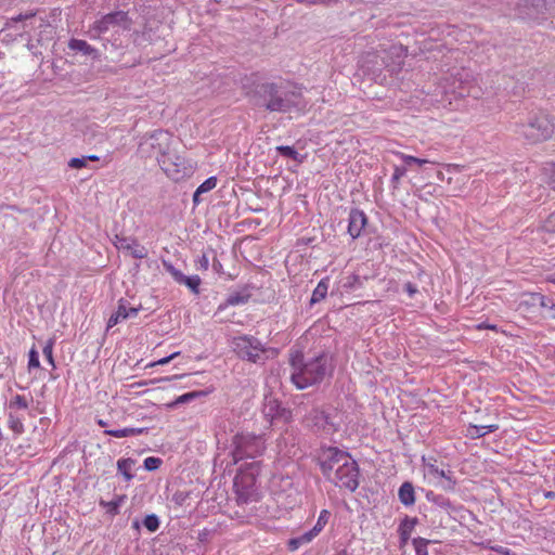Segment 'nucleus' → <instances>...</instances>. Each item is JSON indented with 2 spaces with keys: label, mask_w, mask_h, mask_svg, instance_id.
Here are the masks:
<instances>
[{
  "label": "nucleus",
  "mask_w": 555,
  "mask_h": 555,
  "mask_svg": "<svg viewBox=\"0 0 555 555\" xmlns=\"http://www.w3.org/2000/svg\"><path fill=\"white\" fill-rule=\"evenodd\" d=\"M319 462L321 472L328 481L350 492L358 489L360 470L349 453L328 447L321 451Z\"/></svg>",
  "instance_id": "1"
},
{
  "label": "nucleus",
  "mask_w": 555,
  "mask_h": 555,
  "mask_svg": "<svg viewBox=\"0 0 555 555\" xmlns=\"http://www.w3.org/2000/svg\"><path fill=\"white\" fill-rule=\"evenodd\" d=\"M330 518V512L327 509H322L318 517L317 524L313 526L312 531L317 533V535L323 530L325 525L327 524Z\"/></svg>",
  "instance_id": "26"
},
{
  "label": "nucleus",
  "mask_w": 555,
  "mask_h": 555,
  "mask_svg": "<svg viewBox=\"0 0 555 555\" xmlns=\"http://www.w3.org/2000/svg\"><path fill=\"white\" fill-rule=\"evenodd\" d=\"M217 186V178L216 177H209L206 179L203 183L198 185L197 194H204L211 190H214Z\"/></svg>",
  "instance_id": "31"
},
{
  "label": "nucleus",
  "mask_w": 555,
  "mask_h": 555,
  "mask_svg": "<svg viewBox=\"0 0 555 555\" xmlns=\"http://www.w3.org/2000/svg\"><path fill=\"white\" fill-rule=\"evenodd\" d=\"M31 402V397L27 398L24 395H15L12 397L9 403V408L11 410H27L29 406V403Z\"/></svg>",
  "instance_id": "23"
},
{
  "label": "nucleus",
  "mask_w": 555,
  "mask_h": 555,
  "mask_svg": "<svg viewBox=\"0 0 555 555\" xmlns=\"http://www.w3.org/2000/svg\"><path fill=\"white\" fill-rule=\"evenodd\" d=\"M9 428L16 435H21L24 433V424L23 421L13 414L9 415L8 420Z\"/></svg>",
  "instance_id": "28"
},
{
  "label": "nucleus",
  "mask_w": 555,
  "mask_h": 555,
  "mask_svg": "<svg viewBox=\"0 0 555 555\" xmlns=\"http://www.w3.org/2000/svg\"><path fill=\"white\" fill-rule=\"evenodd\" d=\"M98 425L101 426V427H107L108 426V423L102 418H99L96 421Z\"/></svg>",
  "instance_id": "53"
},
{
  "label": "nucleus",
  "mask_w": 555,
  "mask_h": 555,
  "mask_svg": "<svg viewBox=\"0 0 555 555\" xmlns=\"http://www.w3.org/2000/svg\"><path fill=\"white\" fill-rule=\"evenodd\" d=\"M360 285H361V281H360L359 275H357V274H351V275L347 276L346 282L344 283L345 288H354Z\"/></svg>",
  "instance_id": "38"
},
{
  "label": "nucleus",
  "mask_w": 555,
  "mask_h": 555,
  "mask_svg": "<svg viewBox=\"0 0 555 555\" xmlns=\"http://www.w3.org/2000/svg\"><path fill=\"white\" fill-rule=\"evenodd\" d=\"M423 462V476L428 485L440 487L446 491L454 490L456 480L453 472L446 469L444 465L439 464L435 457L422 459Z\"/></svg>",
  "instance_id": "5"
},
{
  "label": "nucleus",
  "mask_w": 555,
  "mask_h": 555,
  "mask_svg": "<svg viewBox=\"0 0 555 555\" xmlns=\"http://www.w3.org/2000/svg\"><path fill=\"white\" fill-rule=\"evenodd\" d=\"M237 502L247 504L259 500L256 489V477L250 473H241L234 479Z\"/></svg>",
  "instance_id": "9"
},
{
  "label": "nucleus",
  "mask_w": 555,
  "mask_h": 555,
  "mask_svg": "<svg viewBox=\"0 0 555 555\" xmlns=\"http://www.w3.org/2000/svg\"><path fill=\"white\" fill-rule=\"evenodd\" d=\"M292 382L298 389L308 388L323 380L326 374V358L318 356L309 361H304L301 351L291 353Z\"/></svg>",
  "instance_id": "3"
},
{
  "label": "nucleus",
  "mask_w": 555,
  "mask_h": 555,
  "mask_svg": "<svg viewBox=\"0 0 555 555\" xmlns=\"http://www.w3.org/2000/svg\"><path fill=\"white\" fill-rule=\"evenodd\" d=\"M162 464V460L159 457L149 456L144 460V467L147 470H155Z\"/></svg>",
  "instance_id": "36"
},
{
  "label": "nucleus",
  "mask_w": 555,
  "mask_h": 555,
  "mask_svg": "<svg viewBox=\"0 0 555 555\" xmlns=\"http://www.w3.org/2000/svg\"><path fill=\"white\" fill-rule=\"evenodd\" d=\"M546 308L550 309V311H551L550 317L552 319H555V304L552 302V300L547 299V307Z\"/></svg>",
  "instance_id": "48"
},
{
  "label": "nucleus",
  "mask_w": 555,
  "mask_h": 555,
  "mask_svg": "<svg viewBox=\"0 0 555 555\" xmlns=\"http://www.w3.org/2000/svg\"><path fill=\"white\" fill-rule=\"evenodd\" d=\"M199 195H201V194H197V190H196V191L194 192V194H193V203H194L195 205H197V204L201 202V201H199Z\"/></svg>",
  "instance_id": "52"
},
{
  "label": "nucleus",
  "mask_w": 555,
  "mask_h": 555,
  "mask_svg": "<svg viewBox=\"0 0 555 555\" xmlns=\"http://www.w3.org/2000/svg\"><path fill=\"white\" fill-rule=\"evenodd\" d=\"M262 412L271 424H289L293 421L292 411L282 406L281 402L272 397H266Z\"/></svg>",
  "instance_id": "10"
},
{
  "label": "nucleus",
  "mask_w": 555,
  "mask_h": 555,
  "mask_svg": "<svg viewBox=\"0 0 555 555\" xmlns=\"http://www.w3.org/2000/svg\"><path fill=\"white\" fill-rule=\"evenodd\" d=\"M499 429V426L496 424L487 425V426H477V425H469L466 429V436L472 439H478L483 437L488 433H493Z\"/></svg>",
  "instance_id": "18"
},
{
  "label": "nucleus",
  "mask_w": 555,
  "mask_h": 555,
  "mask_svg": "<svg viewBox=\"0 0 555 555\" xmlns=\"http://www.w3.org/2000/svg\"><path fill=\"white\" fill-rule=\"evenodd\" d=\"M404 291L408 293L409 297H411V298L414 297L415 294L418 293L416 285L411 282H406L404 284Z\"/></svg>",
  "instance_id": "43"
},
{
  "label": "nucleus",
  "mask_w": 555,
  "mask_h": 555,
  "mask_svg": "<svg viewBox=\"0 0 555 555\" xmlns=\"http://www.w3.org/2000/svg\"><path fill=\"white\" fill-rule=\"evenodd\" d=\"M491 550L498 553L499 555H516L512 550L501 545L492 546Z\"/></svg>",
  "instance_id": "42"
},
{
  "label": "nucleus",
  "mask_w": 555,
  "mask_h": 555,
  "mask_svg": "<svg viewBox=\"0 0 555 555\" xmlns=\"http://www.w3.org/2000/svg\"><path fill=\"white\" fill-rule=\"evenodd\" d=\"M34 15H35V13L30 12V13H26V14H20L16 17H13L12 20L14 22H22V21L33 17Z\"/></svg>",
  "instance_id": "47"
},
{
  "label": "nucleus",
  "mask_w": 555,
  "mask_h": 555,
  "mask_svg": "<svg viewBox=\"0 0 555 555\" xmlns=\"http://www.w3.org/2000/svg\"><path fill=\"white\" fill-rule=\"evenodd\" d=\"M404 172H405L404 169H402L401 167H395V170L392 173V180L399 181L403 177Z\"/></svg>",
  "instance_id": "46"
},
{
  "label": "nucleus",
  "mask_w": 555,
  "mask_h": 555,
  "mask_svg": "<svg viewBox=\"0 0 555 555\" xmlns=\"http://www.w3.org/2000/svg\"><path fill=\"white\" fill-rule=\"evenodd\" d=\"M255 105L270 113L302 112L306 107L300 87L275 82L261 83L254 94Z\"/></svg>",
  "instance_id": "2"
},
{
  "label": "nucleus",
  "mask_w": 555,
  "mask_h": 555,
  "mask_svg": "<svg viewBox=\"0 0 555 555\" xmlns=\"http://www.w3.org/2000/svg\"><path fill=\"white\" fill-rule=\"evenodd\" d=\"M68 47L74 51H79L88 55L95 52L94 48H92L87 41L80 39H72Z\"/></svg>",
  "instance_id": "24"
},
{
  "label": "nucleus",
  "mask_w": 555,
  "mask_h": 555,
  "mask_svg": "<svg viewBox=\"0 0 555 555\" xmlns=\"http://www.w3.org/2000/svg\"><path fill=\"white\" fill-rule=\"evenodd\" d=\"M437 178H438L439 180L443 181V180H444V175H443V172H442V171H438V172H437Z\"/></svg>",
  "instance_id": "58"
},
{
  "label": "nucleus",
  "mask_w": 555,
  "mask_h": 555,
  "mask_svg": "<svg viewBox=\"0 0 555 555\" xmlns=\"http://www.w3.org/2000/svg\"><path fill=\"white\" fill-rule=\"evenodd\" d=\"M233 457L235 462L243 459H254L261 455L266 449V440L262 435L241 433L233 438Z\"/></svg>",
  "instance_id": "6"
},
{
  "label": "nucleus",
  "mask_w": 555,
  "mask_h": 555,
  "mask_svg": "<svg viewBox=\"0 0 555 555\" xmlns=\"http://www.w3.org/2000/svg\"><path fill=\"white\" fill-rule=\"evenodd\" d=\"M520 307L529 308L539 304L542 308L547 307V298L541 293H524Z\"/></svg>",
  "instance_id": "16"
},
{
  "label": "nucleus",
  "mask_w": 555,
  "mask_h": 555,
  "mask_svg": "<svg viewBox=\"0 0 555 555\" xmlns=\"http://www.w3.org/2000/svg\"><path fill=\"white\" fill-rule=\"evenodd\" d=\"M328 287H330V278L326 276V278L322 279L318 283L317 287L313 289L311 299H310V304L314 305V304H318V302L322 301L323 299H325V297L327 295Z\"/></svg>",
  "instance_id": "17"
},
{
  "label": "nucleus",
  "mask_w": 555,
  "mask_h": 555,
  "mask_svg": "<svg viewBox=\"0 0 555 555\" xmlns=\"http://www.w3.org/2000/svg\"><path fill=\"white\" fill-rule=\"evenodd\" d=\"M540 231L543 234L555 235V211L544 220Z\"/></svg>",
  "instance_id": "27"
},
{
  "label": "nucleus",
  "mask_w": 555,
  "mask_h": 555,
  "mask_svg": "<svg viewBox=\"0 0 555 555\" xmlns=\"http://www.w3.org/2000/svg\"><path fill=\"white\" fill-rule=\"evenodd\" d=\"M40 366L39 354L35 348L29 351L28 367L38 369Z\"/></svg>",
  "instance_id": "37"
},
{
  "label": "nucleus",
  "mask_w": 555,
  "mask_h": 555,
  "mask_svg": "<svg viewBox=\"0 0 555 555\" xmlns=\"http://www.w3.org/2000/svg\"><path fill=\"white\" fill-rule=\"evenodd\" d=\"M202 392L201 391H191V392H186V393H183L181 396H179L171 404L170 406H175V405H178V404H183V403H186L195 398H197L198 396H201Z\"/></svg>",
  "instance_id": "33"
},
{
  "label": "nucleus",
  "mask_w": 555,
  "mask_h": 555,
  "mask_svg": "<svg viewBox=\"0 0 555 555\" xmlns=\"http://www.w3.org/2000/svg\"><path fill=\"white\" fill-rule=\"evenodd\" d=\"M86 158H87V160H91V162H96V160H99V156H96V155H89V156H87Z\"/></svg>",
  "instance_id": "56"
},
{
  "label": "nucleus",
  "mask_w": 555,
  "mask_h": 555,
  "mask_svg": "<svg viewBox=\"0 0 555 555\" xmlns=\"http://www.w3.org/2000/svg\"><path fill=\"white\" fill-rule=\"evenodd\" d=\"M158 163L166 176L176 182L191 177L195 169L190 159L178 154L164 153L158 158Z\"/></svg>",
  "instance_id": "7"
},
{
  "label": "nucleus",
  "mask_w": 555,
  "mask_h": 555,
  "mask_svg": "<svg viewBox=\"0 0 555 555\" xmlns=\"http://www.w3.org/2000/svg\"><path fill=\"white\" fill-rule=\"evenodd\" d=\"M134 465H135V461L130 457L119 459L117 461V469L127 481H129L133 478L132 470H133Z\"/></svg>",
  "instance_id": "21"
},
{
  "label": "nucleus",
  "mask_w": 555,
  "mask_h": 555,
  "mask_svg": "<svg viewBox=\"0 0 555 555\" xmlns=\"http://www.w3.org/2000/svg\"><path fill=\"white\" fill-rule=\"evenodd\" d=\"M396 155L399 156L406 165L416 164V165H424L430 163L428 159L418 158L412 155H408L401 152H396ZM434 164V162H431Z\"/></svg>",
  "instance_id": "29"
},
{
  "label": "nucleus",
  "mask_w": 555,
  "mask_h": 555,
  "mask_svg": "<svg viewBox=\"0 0 555 555\" xmlns=\"http://www.w3.org/2000/svg\"><path fill=\"white\" fill-rule=\"evenodd\" d=\"M553 495H554V494H553L552 492H550V493H547V494H546V496H547V498H551V496H553Z\"/></svg>",
  "instance_id": "60"
},
{
  "label": "nucleus",
  "mask_w": 555,
  "mask_h": 555,
  "mask_svg": "<svg viewBox=\"0 0 555 555\" xmlns=\"http://www.w3.org/2000/svg\"><path fill=\"white\" fill-rule=\"evenodd\" d=\"M114 245L121 250L128 251L135 259H144L147 257V249L141 245L134 237L116 235Z\"/></svg>",
  "instance_id": "12"
},
{
  "label": "nucleus",
  "mask_w": 555,
  "mask_h": 555,
  "mask_svg": "<svg viewBox=\"0 0 555 555\" xmlns=\"http://www.w3.org/2000/svg\"><path fill=\"white\" fill-rule=\"evenodd\" d=\"M366 223L367 218L365 214L360 209H352L349 214L348 233L352 238L359 237Z\"/></svg>",
  "instance_id": "13"
},
{
  "label": "nucleus",
  "mask_w": 555,
  "mask_h": 555,
  "mask_svg": "<svg viewBox=\"0 0 555 555\" xmlns=\"http://www.w3.org/2000/svg\"><path fill=\"white\" fill-rule=\"evenodd\" d=\"M121 501H122V496L118 498L117 500L109 501V502L102 501L101 505L105 506L109 513L117 514Z\"/></svg>",
  "instance_id": "35"
},
{
  "label": "nucleus",
  "mask_w": 555,
  "mask_h": 555,
  "mask_svg": "<svg viewBox=\"0 0 555 555\" xmlns=\"http://www.w3.org/2000/svg\"><path fill=\"white\" fill-rule=\"evenodd\" d=\"M438 500H441V505H443V506H450V502H449L448 500H446V499H443V498H437V499L435 500V502H437Z\"/></svg>",
  "instance_id": "54"
},
{
  "label": "nucleus",
  "mask_w": 555,
  "mask_h": 555,
  "mask_svg": "<svg viewBox=\"0 0 555 555\" xmlns=\"http://www.w3.org/2000/svg\"><path fill=\"white\" fill-rule=\"evenodd\" d=\"M391 51L393 54L402 59H404L408 53V50L402 44L392 46Z\"/></svg>",
  "instance_id": "41"
},
{
  "label": "nucleus",
  "mask_w": 555,
  "mask_h": 555,
  "mask_svg": "<svg viewBox=\"0 0 555 555\" xmlns=\"http://www.w3.org/2000/svg\"><path fill=\"white\" fill-rule=\"evenodd\" d=\"M537 7H539L540 4H545V0H537Z\"/></svg>",
  "instance_id": "59"
},
{
  "label": "nucleus",
  "mask_w": 555,
  "mask_h": 555,
  "mask_svg": "<svg viewBox=\"0 0 555 555\" xmlns=\"http://www.w3.org/2000/svg\"><path fill=\"white\" fill-rule=\"evenodd\" d=\"M298 2H302L304 0H297Z\"/></svg>",
  "instance_id": "61"
},
{
  "label": "nucleus",
  "mask_w": 555,
  "mask_h": 555,
  "mask_svg": "<svg viewBox=\"0 0 555 555\" xmlns=\"http://www.w3.org/2000/svg\"><path fill=\"white\" fill-rule=\"evenodd\" d=\"M53 347H54V340L53 339H49L43 349H42V352H43V356L46 357L47 361L54 367L55 364H54V358H53Z\"/></svg>",
  "instance_id": "34"
},
{
  "label": "nucleus",
  "mask_w": 555,
  "mask_h": 555,
  "mask_svg": "<svg viewBox=\"0 0 555 555\" xmlns=\"http://www.w3.org/2000/svg\"><path fill=\"white\" fill-rule=\"evenodd\" d=\"M131 21L124 11H117L104 15L101 20L93 24V29L98 33H105L113 26H120L125 29L130 27Z\"/></svg>",
  "instance_id": "11"
},
{
  "label": "nucleus",
  "mask_w": 555,
  "mask_h": 555,
  "mask_svg": "<svg viewBox=\"0 0 555 555\" xmlns=\"http://www.w3.org/2000/svg\"><path fill=\"white\" fill-rule=\"evenodd\" d=\"M143 525L150 532H155L159 528L158 517L154 514L147 515L143 520Z\"/></svg>",
  "instance_id": "32"
},
{
  "label": "nucleus",
  "mask_w": 555,
  "mask_h": 555,
  "mask_svg": "<svg viewBox=\"0 0 555 555\" xmlns=\"http://www.w3.org/2000/svg\"><path fill=\"white\" fill-rule=\"evenodd\" d=\"M546 281L555 284V273L547 275Z\"/></svg>",
  "instance_id": "55"
},
{
  "label": "nucleus",
  "mask_w": 555,
  "mask_h": 555,
  "mask_svg": "<svg viewBox=\"0 0 555 555\" xmlns=\"http://www.w3.org/2000/svg\"><path fill=\"white\" fill-rule=\"evenodd\" d=\"M199 263H201V268H203L204 270H207L208 269V266H209V261H208V258L207 256H203L199 260Z\"/></svg>",
  "instance_id": "49"
},
{
  "label": "nucleus",
  "mask_w": 555,
  "mask_h": 555,
  "mask_svg": "<svg viewBox=\"0 0 555 555\" xmlns=\"http://www.w3.org/2000/svg\"><path fill=\"white\" fill-rule=\"evenodd\" d=\"M543 181L555 190V163H546L542 168Z\"/></svg>",
  "instance_id": "25"
},
{
  "label": "nucleus",
  "mask_w": 555,
  "mask_h": 555,
  "mask_svg": "<svg viewBox=\"0 0 555 555\" xmlns=\"http://www.w3.org/2000/svg\"><path fill=\"white\" fill-rule=\"evenodd\" d=\"M144 431L143 428H122V429H106L104 431L105 435L115 437V438H125L141 435Z\"/></svg>",
  "instance_id": "22"
},
{
  "label": "nucleus",
  "mask_w": 555,
  "mask_h": 555,
  "mask_svg": "<svg viewBox=\"0 0 555 555\" xmlns=\"http://www.w3.org/2000/svg\"><path fill=\"white\" fill-rule=\"evenodd\" d=\"M444 167L449 172H460L464 169V166L459 164H446Z\"/></svg>",
  "instance_id": "45"
},
{
  "label": "nucleus",
  "mask_w": 555,
  "mask_h": 555,
  "mask_svg": "<svg viewBox=\"0 0 555 555\" xmlns=\"http://www.w3.org/2000/svg\"><path fill=\"white\" fill-rule=\"evenodd\" d=\"M233 349L241 359L254 363L258 362L261 359V356L266 352L261 343L249 336H240L234 338Z\"/></svg>",
  "instance_id": "8"
},
{
  "label": "nucleus",
  "mask_w": 555,
  "mask_h": 555,
  "mask_svg": "<svg viewBox=\"0 0 555 555\" xmlns=\"http://www.w3.org/2000/svg\"><path fill=\"white\" fill-rule=\"evenodd\" d=\"M399 500L405 506H411L415 503V491L411 482L405 481L399 488Z\"/></svg>",
  "instance_id": "15"
},
{
  "label": "nucleus",
  "mask_w": 555,
  "mask_h": 555,
  "mask_svg": "<svg viewBox=\"0 0 555 555\" xmlns=\"http://www.w3.org/2000/svg\"><path fill=\"white\" fill-rule=\"evenodd\" d=\"M180 352H173L168 357L162 358L153 363H151L149 366H156V365H165L169 363L171 360H173L176 357H178Z\"/></svg>",
  "instance_id": "40"
},
{
  "label": "nucleus",
  "mask_w": 555,
  "mask_h": 555,
  "mask_svg": "<svg viewBox=\"0 0 555 555\" xmlns=\"http://www.w3.org/2000/svg\"><path fill=\"white\" fill-rule=\"evenodd\" d=\"M315 537H317V533H314L311 529L308 532H306L299 537L288 540L287 548L291 552H294V551L298 550L300 546L310 543Z\"/></svg>",
  "instance_id": "19"
},
{
  "label": "nucleus",
  "mask_w": 555,
  "mask_h": 555,
  "mask_svg": "<svg viewBox=\"0 0 555 555\" xmlns=\"http://www.w3.org/2000/svg\"><path fill=\"white\" fill-rule=\"evenodd\" d=\"M228 302H229L230 305H237V304H240V302H241V299H240L237 296H236V297L231 296V297L228 299Z\"/></svg>",
  "instance_id": "50"
},
{
  "label": "nucleus",
  "mask_w": 555,
  "mask_h": 555,
  "mask_svg": "<svg viewBox=\"0 0 555 555\" xmlns=\"http://www.w3.org/2000/svg\"><path fill=\"white\" fill-rule=\"evenodd\" d=\"M139 312V309L137 308H128L126 305H124L121 301L118 305V308L116 312H114L108 321H107V330L112 328L113 326L117 325L119 322L130 318L135 317Z\"/></svg>",
  "instance_id": "14"
},
{
  "label": "nucleus",
  "mask_w": 555,
  "mask_h": 555,
  "mask_svg": "<svg viewBox=\"0 0 555 555\" xmlns=\"http://www.w3.org/2000/svg\"><path fill=\"white\" fill-rule=\"evenodd\" d=\"M176 281L186 285L194 294L199 293L201 278L198 275L186 276L182 273L175 274Z\"/></svg>",
  "instance_id": "20"
},
{
  "label": "nucleus",
  "mask_w": 555,
  "mask_h": 555,
  "mask_svg": "<svg viewBox=\"0 0 555 555\" xmlns=\"http://www.w3.org/2000/svg\"><path fill=\"white\" fill-rule=\"evenodd\" d=\"M475 328L477 331H482V330H491V331H498V326L495 324H490V323H486V322H482V323H479L475 326Z\"/></svg>",
  "instance_id": "44"
},
{
  "label": "nucleus",
  "mask_w": 555,
  "mask_h": 555,
  "mask_svg": "<svg viewBox=\"0 0 555 555\" xmlns=\"http://www.w3.org/2000/svg\"><path fill=\"white\" fill-rule=\"evenodd\" d=\"M416 555H428V552L426 548L416 547Z\"/></svg>",
  "instance_id": "51"
},
{
  "label": "nucleus",
  "mask_w": 555,
  "mask_h": 555,
  "mask_svg": "<svg viewBox=\"0 0 555 555\" xmlns=\"http://www.w3.org/2000/svg\"><path fill=\"white\" fill-rule=\"evenodd\" d=\"M515 133L528 145H538L551 140L555 134L553 118L540 113L531 117L527 122L516 125Z\"/></svg>",
  "instance_id": "4"
},
{
  "label": "nucleus",
  "mask_w": 555,
  "mask_h": 555,
  "mask_svg": "<svg viewBox=\"0 0 555 555\" xmlns=\"http://www.w3.org/2000/svg\"><path fill=\"white\" fill-rule=\"evenodd\" d=\"M69 167L72 168H75V169H80L82 167H85L87 165V158L85 157H81V158H72L68 163Z\"/></svg>",
  "instance_id": "39"
},
{
  "label": "nucleus",
  "mask_w": 555,
  "mask_h": 555,
  "mask_svg": "<svg viewBox=\"0 0 555 555\" xmlns=\"http://www.w3.org/2000/svg\"><path fill=\"white\" fill-rule=\"evenodd\" d=\"M276 151L282 155V156H285V157H289V158H293L299 163H301V159H299V154L298 152L292 147V146H287V145H280L276 147Z\"/></svg>",
  "instance_id": "30"
},
{
  "label": "nucleus",
  "mask_w": 555,
  "mask_h": 555,
  "mask_svg": "<svg viewBox=\"0 0 555 555\" xmlns=\"http://www.w3.org/2000/svg\"><path fill=\"white\" fill-rule=\"evenodd\" d=\"M184 375H175L172 377H166L164 378L165 380H172V379H177V378H182Z\"/></svg>",
  "instance_id": "57"
}]
</instances>
